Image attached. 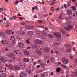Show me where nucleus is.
Instances as JSON below:
<instances>
[{
    "label": "nucleus",
    "mask_w": 77,
    "mask_h": 77,
    "mask_svg": "<svg viewBox=\"0 0 77 77\" xmlns=\"http://www.w3.org/2000/svg\"><path fill=\"white\" fill-rule=\"evenodd\" d=\"M54 74V72H52L50 74V75H53Z\"/></svg>",
    "instance_id": "5fc2aeb1"
},
{
    "label": "nucleus",
    "mask_w": 77,
    "mask_h": 77,
    "mask_svg": "<svg viewBox=\"0 0 77 77\" xmlns=\"http://www.w3.org/2000/svg\"><path fill=\"white\" fill-rule=\"evenodd\" d=\"M30 69H31V71H33L34 70V66L32 65H30L29 66Z\"/></svg>",
    "instance_id": "4468645a"
},
{
    "label": "nucleus",
    "mask_w": 77,
    "mask_h": 77,
    "mask_svg": "<svg viewBox=\"0 0 77 77\" xmlns=\"http://www.w3.org/2000/svg\"><path fill=\"white\" fill-rule=\"evenodd\" d=\"M67 14H68V15H71L72 14V11L68 10L67 11Z\"/></svg>",
    "instance_id": "a211bd4d"
},
{
    "label": "nucleus",
    "mask_w": 77,
    "mask_h": 77,
    "mask_svg": "<svg viewBox=\"0 0 77 77\" xmlns=\"http://www.w3.org/2000/svg\"><path fill=\"white\" fill-rule=\"evenodd\" d=\"M17 51H14V53H16V54H17V53H18L17 52Z\"/></svg>",
    "instance_id": "6e6d98bb"
},
{
    "label": "nucleus",
    "mask_w": 77,
    "mask_h": 77,
    "mask_svg": "<svg viewBox=\"0 0 77 77\" xmlns=\"http://www.w3.org/2000/svg\"><path fill=\"white\" fill-rule=\"evenodd\" d=\"M61 66L62 68H64L65 69H66V68H67V66L64 64H62L61 65Z\"/></svg>",
    "instance_id": "a878e982"
},
{
    "label": "nucleus",
    "mask_w": 77,
    "mask_h": 77,
    "mask_svg": "<svg viewBox=\"0 0 77 77\" xmlns=\"http://www.w3.org/2000/svg\"><path fill=\"white\" fill-rule=\"evenodd\" d=\"M72 9H73V11H76L77 10V9H76V7H72Z\"/></svg>",
    "instance_id": "c756f323"
},
{
    "label": "nucleus",
    "mask_w": 77,
    "mask_h": 77,
    "mask_svg": "<svg viewBox=\"0 0 77 77\" xmlns=\"http://www.w3.org/2000/svg\"><path fill=\"white\" fill-rule=\"evenodd\" d=\"M75 48L74 47L73 48V51H75Z\"/></svg>",
    "instance_id": "0e129e2a"
},
{
    "label": "nucleus",
    "mask_w": 77,
    "mask_h": 77,
    "mask_svg": "<svg viewBox=\"0 0 77 77\" xmlns=\"http://www.w3.org/2000/svg\"><path fill=\"white\" fill-rule=\"evenodd\" d=\"M9 30H7L6 31V34H9L10 33Z\"/></svg>",
    "instance_id": "ea45409f"
},
{
    "label": "nucleus",
    "mask_w": 77,
    "mask_h": 77,
    "mask_svg": "<svg viewBox=\"0 0 77 77\" xmlns=\"http://www.w3.org/2000/svg\"><path fill=\"white\" fill-rule=\"evenodd\" d=\"M51 11H54V6H53L51 8Z\"/></svg>",
    "instance_id": "c9c22d12"
},
{
    "label": "nucleus",
    "mask_w": 77,
    "mask_h": 77,
    "mask_svg": "<svg viewBox=\"0 0 77 77\" xmlns=\"http://www.w3.org/2000/svg\"><path fill=\"white\" fill-rule=\"evenodd\" d=\"M65 47L66 48H69V45L68 44L65 45Z\"/></svg>",
    "instance_id": "f704fd0d"
},
{
    "label": "nucleus",
    "mask_w": 77,
    "mask_h": 77,
    "mask_svg": "<svg viewBox=\"0 0 77 77\" xmlns=\"http://www.w3.org/2000/svg\"><path fill=\"white\" fill-rule=\"evenodd\" d=\"M24 54L26 56L29 55V52L27 51H24Z\"/></svg>",
    "instance_id": "9b49d317"
},
{
    "label": "nucleus",
    "mask_w": 77,
    "mask_h": 77,
    "mask_svg": "<svg viewBox=\"0 0 77 77\" xmlns=\"http://www.w3.org/2000/svg\"><path fill=\"white\" fill-rule=\"evenodd\" d=\"M26 72L29 74H30L31 73V71L29 69H26Z\"/></svg>",
    "instance_id": "aec40b11"
},
{
    "label": "nucleus",
    "mask_w": 77,
    "mask_h": 77,
    "mask_svg": "<svg viewBox=\"0 0 77 77\" xmlns=\"http://www.w3.org/2000/svg\"><path fill=\"white\" fill-rule=\"evenodd\" d=\"M61 70V69L60 68H57L56 70V71L57 72H59Z\"/></svg>",
    "instance_id": "5701e85b"
},
{
    "label": "nucleus",
    "mask_w": 77,
    "mask_h": 77,
    "mask_svg": "<svg viewBox=\"0 0 77 77\" xmlns=\"http://www.w3.org/2000/svg\"><path fill=\"white\" fill-rule=\"evenodd\" d=\"M67 6L69 7V6H71V4H69V3H68L67 4Z\"/></svg>",
    "instance_id": "49530a36"
},
{
    "label": "nucleus",
    "mask_w": 77,
    "mask_h": 77,
    "mask_svg": "<svg viewBox=\"0 0 77 77\" xmlns=\"http://www.w3.org/2000/svg\"><path fill=\"white\" fill-rule=\"evenodd\" d=\"M0 60L1 61L3 62L4 63H5L6 62H7V60L6 58L4 57H0Z\"/></svg>",
    "instance_id": "f03ea898"
},
{
    "label": "nucleus",
    "mask_w": 77,
    "mask_h": 77,
    "mask_svg": "<svg viewBox=\"0 0 77 77\" xmlns=\"http://www.w3.org/2000/svg\"><path fill=\"white\" fill-rule=\"evenodd\" d=\"M9 77H14V76L12 75H11L9 76Z\"/></svg>",
    "instance_id": "774afa93"
},
{
    "label": "nucleus",
    "mask_w": 77,
    "mask_h": 77,
    "mask_svg": "<svg viewBox=\"0 0 77 77\" xmlns=\"http://www.w3.org/2000/svg\"><path fill=\"white\" fill-rule=\"evenodd\" d=\"M54 34L55 36L56 37H57V38H60V37H61V35L58 32H55L54 33Z\"/></svg>",
    "instance_id": "39448f33"
},
{
    "label": "nucleus",
    "mask_w": 77,
    "mask_h": 77,
    "mask_svg": "<svg viewBox=\"0 0 77 77\" xmlns=\"http://www.w3.org/2000/svg\"><path fill=\"white\" fill-rule=\"evenodd\" d=\"M15 38V37L14 36H11L10 40V41H11L12 40H14V38Z\"/></svg>",
    "instance_id": "2f4dec72"
},
{
    "label": "nucleus",
    "mask_w": 77,
    "mask_h": 77,
    "mask_svg": "<svg viewBox=\"0 0 77 77\" xmlns=\"http://www.w3.org/2000/svg\"><path fill=\"white\" fill-rule=\"evenodd\" d=\"M56 2L54 1H53V2H52V5H54V4H55V3Z\"/></svg>",
    "instance_id": "864d4df0"
},
{
    "label": "nucleus",
    "mask_w": 77,
    "mask_h": 77,
    "mask_svg": "<svg viewBox=\"0 0 77 77\" xmlns=\"http://www.w3.org/2000/svg\"><path fill=\"white\" fill-rule=\"evenodd\" d=\"M8 68H9V69H12L13 68V66L11 64H10L8 66Z\"/></svg>",
    "instance_id": "473e14b6"
},
{
    "label": "nucleus",
    "mask_w": 77,
    "mask_h": 77,
    "mask_svg": "<svg viewBox=\"0 0 77 77\" xmlns=\"http://www.w3.org/2000/svg\"><path fill=\"white\" fill-rule=\"evenodd\" d=\"M50 48L48 47H46L44 49V51L45 52V53H48L50 51Z\"/></svg>",
    "instance_id": "6e6552de"
},
{
    "label": "nucleus",
    "mask_w": 77,
    "mask_h": 77,
    "mask_svg": "<svg viewBox=\"0 0 77 77\" xmlns=\"http://www.w3.org/2000/svg\"><path fill=\"white\" fill-rule=\"evenodd\" d=\"M61 32H62L63 34H65V31L63 30L62 29Z\"/></svg>",
    "instance_id": "79ce46f5"
},
{
    "label": "nucleus",
    "mask_w": 77,
    "mask_h": 77,
    "mask_svg": "<svg viewBox=\"0 0 77 77\" xmlns=\"http://www.w3.org/2000/svg\"><path fill=\"white\" fill-rule=\"evenodd\" d=\"M64 8H67V6H66V5L65 4L64 5Z\"/></svg>",
    "instance_id": "13d9d810"
},
{
    "label": "nucleus",
    "mask_w": 77,
    "mask_h": 77,
    "mask_svg": "<svg viewBox=\"0 0 77 77\" xmlns=\"http://www.w3.org/2000/svg\"><path fill=\"white\" fill-rule=\"evenodd\" d=\"M2 77H6V73H3L2 75Z\"/></svg>",
    "instance_id": "72a5a7b5"
},
{
    "label": "nucleus",
    "mask_w": 77,
    "mask_h": 77,
    "mask_svg": "<svg viewBox=\"0 0 77 77\" xmlns=\"http://www.w3.org/2000/svg\"><path fill=\"white\" fill-rule=\"evenodd\" d=\"M34 42L36 44H42V42L39 39H36L34 40Z\"/></svg>",
    "instance_id": "7ed1b4c3"
},
{
    "label": "nucleus",
    "mask_w": 77,
    "mask_h": 77,
    "mask_svg": "<svg viewBox=\"0 0 77 77\" xmlns=\"http://www.w3.org/2000/svg\"><path fill=\"white\" fill-rule=\"evenodd\" d=\"M21 25H26V23L24 22H22L21 23Z\"/></svg>",
    "instance_id": "58836bf2"
},
{
    "label": "nucleus",
    "mask_w": 77,
    "mask_h": 77,
    "mask_svg": "<svg viewBox=\"0 0 77 77\" xmlns=\"http://www.w3.org/2000/svg\"><path fill=\"white\" fill-rule=\"evenodd\" d=\"M23 61L25 63H26V62H29V59L28 58H24L23 59Z\"/></svg>",
    "instance_id": "9d476101"
},
{
    "label": "nucleus",
    "mask_w": 77,
    "mask_h": 77,
    "mask_svg": "<svg viewBox=\"0 0 77 77\" xmlns=\"http://www.w3.org/2000/svg\"><path fill=\"white\" fill-rule=\"evenodd\" d=\"M75 75L76 76H77V72H75Z\"/></svg>",
    "instance_id": "8fccbe9b"
},
{
    "label": "nucleus",
    "mask_w": 77,
    "mask_h": 77,
    "mask_svg": "<svg viewBox=\"0 0 77 77\" xmlns=\"http://www.w3.org/2000/svg\"><path fill=\"white\" fill-rule=\"evenodd\" d=\"M5 36V32H0V36Z\"/></svg>",
    "instance_id": "f3484780"
},
{
    "label": "nucleus",
    "mask_w": 77,
    "mask_h": 77,
    "mask_svg": "<svg viewBox=\"0 0 77 77\" xmlns=\"http://www.w3.org/2000/svg\"><path fill=\"white\" fill-rule=\"evenodd\" d=\"M3 69V68H2V66H0V70H2Z\"/></svg>",
    "instance_id": "603ef678"
},
{
    "label": "nucleus",
    "mask_w": 77,
    "mask_h": 77,
    "mask_svg": "<svg viewBox=\"0 0 77 77\" xmlns=\"http://www.w3.org/2000/svg\"><path fill=\"white\" fill-rule=\"evenodd\" d=\"M31 38H30L26 39V42L27 44H30V42H29V40H30V39Z\"/></svg>",
    "instance_id": "cd10ccee"
},
{
    "label": "nucleus",
    "mask_w": 77,
    "mask_h": 77,
    "mask_svg": "<svg viewBox=\"0 0 77 77\" xmlns=\"http://www.w3.org/2000/svg\"><path fill=\"white\" fill-rule=\"evenodd\" d=\"M62 16L60 15V17H59V18H60V19H61L62 18Z\"/></svg>",
    "instance_id": "69168bd1"
},
{
    "label": "nucleus",
    "mask_w": 77,
    "mask_h": 77,
    "mask_svg": "<svg viewBox=\"0 0 77 77\" xmlns=\"http://www.w3.org/2000/svg\"><path fill=\"white\" fill-rule=\"evenodd\" d=\"M69 57L71 58V59H72V58H73V57L72 56H70Z\"/></svg>",
    "instance_id": "bf43d9fd"
},
{
    "label": "nucleus",
    "mask_w": 77,
    "mask_h": 77,
    "mask_svg": "<svg viewBox=\"0 0 77 77\" xmlns=\"http://www.w3.org/2000/svg\"><path fill=\"white\" fill-rule=\"evenodd\" d=\"M19 2L18 1H17L15 2V4H17V3H18Z\"/></svg>",
    "instance_id": "338daca9"
},
{
    "label": "nucleus",
    "mask_w": 77,
    "mask_h": 77,
    "mask_svg": "<svg viewBox=\"0 0 77 77\" xmlns=\"http://www.w3.org/2000/svg\"><path fill=\"white\" fill-rule=\"evenodd\" d=\"M3 8H0V12H3Z\"/></svg>",
    "instance_id": "37998d69"
},
{
    "label": "nucleus",
    "mask_w": 77,
    "mask_h": 77,
    "mask_svg": "<svg viewBox=\"0 0 77 77\" xmlns=\"http://www.w3.org/2000/svg\"><path fill=\"white\" fill-rule=\"evenodd\" d=\"M24 47V44L22 42H20L19 44V47L20 48H22Z\"/></svg>",
    "instance_id": "dca6fc26"
},
{
    "label": "nucleus",
    "mask_w": 77,
    "mask_h": 77,
    "mask_svg": "<svg viewBox=\"0 0 77 77\" xmlns=\"http://www.w3.org/2000/svg\"><path fill=\"white\" fill-rule=\"evenodd\" d=\"M17 40L16 39H13V40H12V43L13 44H15L16 43V42H17Z\"/></svg>",
    "instance_id": "bb28decb"
},
{
    "label": "nucleus",
    "mask_w": 77,
    "mask_h": 77,
    "mask_svg": "<svg viewBox=\"0 0 77 77\" xmlns=\"http://www.w3.org/2000/svg\"><path fill=\"white\" fill-rule=\"evenodd\" d=\"M3 20H0V23H3Z\"/></svg>",
    "instance_id": "e2e57ef3"
},
{
    "label": "nucleus",
    "mask_w": 77,
    "mask_h": 77,
    "mask_svg": "<svg viewBox=\"0 0 77 77\" xmlns=\"http://www.w3.org/2000/svg\"><path fill=\"white\" fill-rule=\"evenodd\" d=\"M50 59H51V60L52 62H54V60H55V59H54V57H52Z\"/></svg>",
    "instance_id": "c85d7f7f"
},
{
    "label": "nucleus",
    "mask_w": 77,
    "mask_h": 77,
    "mask_svg": "<svg viewBox=\"0 0 77 77\" xmlns=\"http://www.w3.org/2000/svg\"><path fill=\"white\" fill-rule=\"evenodd\" d=\"M37 8H38V7L36 6L35 7H33L32 9V10H35V9H36Z\"/></svg>",
    "instance_id": "e433bc0d"
},
{
    "label": "nucleus",
    "mask_w": 77,
    "mask_h": 77,
    "mask_svg": "<svg viewBox=\"0 0 77 77\" xmlns=\"http://www.w3.org/2000/svg\"><path fill=\"white\" fill-rule=\"evenodd\" d=\"M71 51V49L68 48L66 50V52L67 53H69V52H70Z\"/></svg>",
    "instance_id": "7c9ffc66"
},
{
    "label": "nucleus",
    "mask_w": 77,
    "mask_h": 77,
    "mask_svg": "<svg viewBox=\"0 0 77 77\" xmlns=\"http://www.w3.org/2000/svg\"><path fill=\"white\" fill-rule=\"evenodd\" d=\"M11 25V23H7V24L6 25V27H9V26H10Z\"/></svg>",
    "instance_id": "4c0bfd02"
},
{
    "label": "nucleus",
    "mask_w": 77,
    "mask_h": 77,
    "mask_svg": "<svg viewBox=\"0 0 77 77\" xmlns=\"http://www.w3.org/2000/svg\"><path fill=\"white\" fill-rule=\"evenodd\" d=\"M17 17L15 16H13V18L14 19H17Z\"/></svg>",
    "instance_id": "3c124183"
},
{
    "label": "nucleus",
    "mask_w": 77,
    "mask_h": 77,
    "mask_svg": "<svg viewBox=\"0 0 77 77\" xmlns=\"http://www.w3.org/2000/svg\"><path fill=\"white\" fill-rule=\"evenodd\" d=\"M5 44H8V41L7 40H5Z\"/></svg>",
    "instance_id": "a19ab883"
},
{
    "label": "nucleus",
    "mask_w": 77,
    "mask_h": 77,
    "mask_svg": "<svg viewBox=\"0 0 77 77\" xmlns=\"http://www.w3.org/2000/svg\"><path fill=\"white\" fill-rule=\"evenodd\" d=\"M34 77H39V76L37 75H35L34 76Z\"/></svg>",
    "instance_id": "4d7b16f0"
},
{
    "label": "nucleus",
    "mask_w": 77,
    "mask_h": 77,
    "mask_svg": "<svg viewBox=\"0 0 77 77\" xmlns=\"http://www.w3.org/2000/svg\"><path fill=\"white\" fill-rule=\"evenodd\" d=\"M37 27H39L40 28H43L44 29H45L44 28V27L42 26H38Z\"/></svg>",
    "instance_id": "a18cd8bd"
},
{
    "label": "nucleus",
    "mask_w": 77,
    "mask_h": 77,
    "mask_svg": "<svg viewBox=\"0 0 77 77\" xmlns=\"http://www.w3.org/2000/svg\"><path fill=\"white\" fill-rule=\"evenodd\" d=\"M20 67L19 65H16L14 66V69L15 70H18L20 69Z\"/></svg>",
    "instance_id": "1a4fd4ad"
},
{
    "label": "nucleus",
    "mask_w": 77,
    "mask_h": 77,
    "mask_svg": "<svg viewBox=\"0 0 77 77\" xmlns=\"http://www.w3.org/2000/svg\"><path fill=\"white\" fill-rule=\"evenodd\" d=\"M28 35H33V31H29L28 32Z\"/></svg>",
    "instance_id": "412c9836"
},
{
    "label": "nucleus",
    "mask_w": 77,
    "mask_h": 77,
    "mask_svg": "<svg viewBox=\"0 0 77 77\" xmlns=\"http://www.w3.org/2000/svg\"><path fill=\"white\" fill-rule=\"evenodd\" d=\"M48 36L50 38H53L54 37V36H53V35L51 34H48Z\"/></svg>",
    "instance_id": "4be33fe9"
},
{
    "label": "nucleus",
    "mask_w": 77,
    "mask_h": 77,
    "mask_svg": "<svg viewBox=\"0 0 77 77\" xmlns=\"http://www.w3.org/2000/svg\"><path fill=\"white\" fill-rule=\"evenodd\" d=\"M38 23H43V22H44V21H43L42 20H38Z\"/></svg>",
    "instance_id": "c03bdc74"
},
{
    "label": "nucleus",
    "mask_w": 77,
    "mask_h": 77,
    "mask_svg": "<svg viewBox=\"0 0 77 77\" xmlns=\"http://www.w3.org/2000/svg\"><path fill=\"white\" fill-rule=\"evenodd\" d=\"M19 33L21 35H24L25 36L26 35V33L25 32L22 30H20L19 31Z\"/></svg>",
    "instance_id": "423d86ee"
},
{
    "label": "nucleus",
    "mask_w": 77,
    "mask_h": 77,
    "mask_svg": "<svg viewBox=\"0 0 77 77\" xmlns=\"http://www.w3.org/2000/svg\"><path fill=\"white\" fill-rule=\"evenodd\" d=\"M72 45H74V44H75V42H72Z\"/></svg>",
    "instance_id": "052dcab7"
},
{
    "label": "nucleus",
    "mask_w": 77,
    "mask_h": 77,
    "mask_svg": "<svg viewBox=\"0 0 77 77\" xmlns=\"http://www.w3.org/2000/svg\"><path fill=\"white\" fill-rule=\"evenodd\" d=\"M64 29H66V30H70V29H72V26L71 25H67L66 27H64Z\"/></svg>",
    "instance_id": "20e7f679"
},
{
    "label": "nucleus",
    "mask_w": 77,
    "mask_h": 77,
    "mask_svg": "<svg viewBox=\"0 0 77 77\" xmlns=\"http://www.w3.org/2000/svg\"><path fill=\"white\" fill-rule=\"evenodd\" d=\"M47 32L45 31L43 33V34L45 35H47Z\"/></svg>",
    "instance_id": "de8ad7c7"
},
{
    "label": "nucleus",
    "mask_w": 77,
    "mask_h": 77,
    "mask_svg": "<svg viewBox=\"0 0 77 77\" xmlns=\"http://www.w3.org/2000/svg\"><path fill=\"white\" fill-rule=\"evenodd\" d=\"M62 60L64 64H67L69 63V61H68V60L66 58L63 57L62 59Z\"/></svg>",
    "instance_id": "f257e3e1"
},
{
    "label": "nucleus",
    "mask_w": 77,
    "mask_h": 77,
    "mask_svg": "<svg viewBox=\"0 0 77 77\" xmlns=\"http://www.w3.org/2000/svg\"><path fill=\"white\" fill-rule=\"evenodd\" d=\"M27 28H28L29 29H33V26H27Z\"/></svg>",
    "instance_id": "b1692460"
},
{
    "label": "nucleus",
    "mask_w": 77,
    "mask_h": 77,
    "mask_svg": "<svg viewBox=\"0 0 77 77\" xmlns=\"http://www.w3.org/2000/svg\"><path fill=\"white\" fill-rule=\"evenodd\" d=\"M75 63H77V59L75 60Z\"/></svg>",
    "instance_id": "09e8293b"
},
{
    "label": "nucleus",
    "mask_w": 77,
    "mask_h": 77,
    "mask_svg": "<svg viewBox=\"0 0 77 77\" xmlns=\"http://www.w3.org/2000/svg\"><path fill=\"white\" fill-rule=\"evenodd\" d=\"M32 48H37V45H33L32 46Z\"/></svg>",
    "instance_id": "393cba45"
},
{
    "label": "nucleus",
    "mask_w": 77,
    "mask_h": 77,
    "mask_svg": "<svg viewBox=\"0 0 77 77\" xmlns=\"http://www.w3.org/2000/svg\"><path fill=\"white\" fill-rule=\"evenodd\" d=\"M39 67H40V65H37V68H39Z\"/></svg>",
    "instance_id": "680f3d73"
},
{
    "label": "nucleus",
    "mask_w": 77,
    "mask_h": 77,
    "mask_svg": "<svg viewBox=\"0 0 77 77\" xmlns=\"http://www.w3.org/2000/svg\"><path fill=\"white\" fill-rule=\"evenodd\" d=\"M7 56L8 57H12L14 56V54L11 53L8 54Z\"/></svg>",
    "instance_id": "2eb2a0df"
},
{
    "label": "nucleus",
    "mask_w": 77,
    "mask_h": 77,
    "mask_svg": "<svg viewBox=\"0 0 77 77\" xmlns=\"http://www.w3.org/2000/svg\"><path fill=\"white\" fill-rule=\"evenodd\" d=\"M41 76L42 77H45L48 76V73L47 72L43 73L41 74Z\"/></svg>",
    "instance_id": "0eeeda50"
},
{
    "label": "nucleus",
    "mask_w": 77,
    "mask_h": 77,
    "mask_svg": "<svg viewBox=\"0 0 77 77\" xmlns=\"http://www.w3.org/2000/svg\"><path fill=\"white\" fill-rule=\"evenodd\" d=\"M20 76L21 77H25L26 76V74L25 73V72H23L22 73V75H20Z\"/></svg>",
    "instance_id": "f8f14e48"
},
{
    "label": "nucleus",
    "mask_w": 77,
    "mask_h": 77,
    "mask_svg": "<svg viewBox=\"0 0 77 77\" xmlns=\"http://www.w3.org/2000/svg\"><path fill=\"white\" fill-rule=\"evenodd\" d=\"M35 52L36 53H37V54H41L42 53V51L38 49H36L35 51Z\"/></svg>",
    "instance_id": "ddd939ff"
},
{
    "label": "nucleus",
    "mask_w": 77,
    "mask_h": 77,
    "mask_svg": "<svg viewBox=\"0 0 77 77\" xmlns=\"http://www.w3.org/2000/svg\"><path fill=\"white\" fill-rule=\"evenodd\" d=\"M20 65L22 68H25V64L24 63H21Z\"/></svg>",
    "instance_id": "6ab92c4d"
}]
</instances>
